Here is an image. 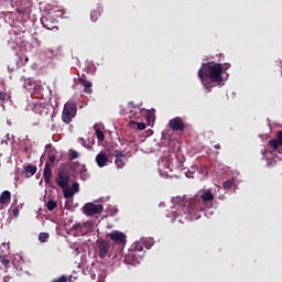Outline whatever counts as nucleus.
<instances>
[{
	"mask_svg": "<svg viewBox=\"0 0 282 282\" xmlns=\"http://www.w3.org/2000/svg\"><path fill=\"white\" fill-rule=\"evenodd\" d=\"M215 149H221V145L217 144L215 145Z\"/></svg>",
	"mask_w": 282,
	"mask_h": 282,
	"instance_id": "nucleus-39",
	"label": "nucleus"
},
{
	"mask_svg": "<svg viewBox=\"0 0 282 282\" xmlns=\"http://www.w3.org/2000/svg\"><path fill=\"white\" fill-rule=\"evenodd\" d=\"M74 195H76V194L72 191V187H65L64 188L65 199H72V197H74Z\"/></svg>",
	"mask_w": 282,
	"mask_h": 282,
	"instance_id": "nucleus-20",
	"label": "nucleus"
},
{
	"mask_svg": "<svg viewBox=\"0 0 282 282\" xmlns=\"http://www.w3.org/2000/svg\"><path fill=\"white\" fill-rule=\"evenodd\" d=\"M128 106L130 109H135V102L133 101H129Z\"/></svg>",
	"mask_w": 282,
	"mask_h": 282,
	"instance_id": "nucleus-34",
	"label": "nucleus"
},
{
	"mask_svg": "<svg viewBox=\"0 0 282 282\" xmlns=\"http://www.w3.org/2000/svg\"><path fill=\"white\" fill-rule=\"evenodd\" d=\"M79 175L82 180H87L89 177V172L87 171V166L83 165L79 170Z\"/></svg>",
	"mask_w": 282,
	"mask_h": 282,
	"instance_id": "nucleus-21",
	"label": "nucleus"
},
{
	"mask_svg": "<svg viewBox=\"0 0 282 282\" xmlns=\"http://www.w3.org/2000/svg\"><path fill=\"white\" fill-rule=\"evenodd\" d=\"M215 195L213 191L205 189L200 196H195L186 206L184 198L176 196L172 198L173 204H177V209L174 212L175 217H183V219H199V213H204L206 208H213V200Z\"/></svg>",
	"mask_w": 282,
	"mask_h": 282,
	"instance_id": "nucleus-1",
	"label": "nucleus"
},
{
	"mask_svg": "<svg viewBox=\"0 0 282 282\" xmlns=\"http://www.w3.org/2000/svg\"><path fill=\"white\" fill-rule=\"evenodd\" d=\"M24 172L26 174V177H32V175L36 174V166L29 164L24 167Z\"/></svg>",
	"mask_w": 282,
	"mask_h": 282,
	"instance_id": "nucleus-17",
	"label": "nucleus"
},
{
	"mask_svg": "<svg viewBox=\"0 0 282 282\" xmlns=\"http://www.w3.org/2000/svg\"><path fill=\"white\" fill-rule=\"evenodd\" d=\"M55 182L59 188H67L69 186V174L65 171H59Z\"/></svg>",
	"mask_w": 282,
	"mask_h": 282,
	"instance_id": "nucleus-7",
	"label": "nucleus"
},
{
	"mask_svg": "<svg viewBox=\"0 0 282 282\" xmlns=\"http://www.w3.org/2000/svg\"><path fill=\"white\" fill-rule=\"evenodd\" d=\"M223 74L224 64L215 62L203 63L198 69V78L207 91H213V87H217V85L224 83Z\"/></svg>",
	"mask_w": 282,
	"mask_h": 282,
	"instance_id": "nucleus-2",
	"label": "nucleus"
},
{
	"mask_svg": "<svg viewBox=\"0 0 282 282\" xmlns=\"http://www.w3.org/2000/svg\"><path fill=\"white\" fill-rule=\"evenodd\" d=\"M178 221L183 223V220H182V219H178Z\"/></svg>",
	"mask_w": 282,
	"mask_h": 282,
	"instance_id": "nucleus-42",
	"label": "nucleus"
},
{
	"mask_svg": "<svg viewBox=\"0 0 282 282\" xmlns=\"http://www.w3.org/2000/svg\"><path fill=\"white\" fill-rule=\"evenodd\" d=\"M33 111L39 116H43V113H47V109L45 108V104L41 101H35L33 104Z\"/></svg>",
	"mask_w": 282,
	"mask_h": 282,
	"instance_id": "nucleus-14",
	"label": "nucleus"
},
{
	"mask_svg": "<svg viewBox=\"0 0 282 282\" xmlns=\"http://www.w3.org/2000/svg\"><path fill=\"white\" fill-rule=\"evenodd\" d=\"M170 171H173V167H170Z\"/></svg>",
	"mask_w": 282,
	"mask_h": 282,
	"instance_id": "nucleus-41",
	"label": "nucleus"
},
{
	"mask_svg": "<svg viewBox=\"0 0 282 282\" xmlns=\"http://www.w3.org/2000/svg\"><path fill=\"white\" fill-rule=\"evenodd\" d=\"M199 171V167L197 165H193L191 170H187L185 173L186 177L193 178L195 177V172Z\"/></svg>",
	"mask_w": 282,
	"mask_h": 282,
	"instance_id": "nucleus-19",
	"label": "nucleus"
},
{
	"mask_svg": "<svg viewBox=\"0 0 282 282\" xmlns=\"http://www.w3.org/2000/svg\"><path fill=\"white\" fill-rule=\"evenodd\" d=\"M223 186H224V188H227V189L231 188L232 186H235V180L225 181L223 183Z\"/></svg>",
	"mask_w": 282,
	"mask_h": 282,
	"instance_id": "nucleus-26",
	"label": "nucleus"
},
{
	"mask_svg": "<svg viewBox=\"0 0 282 282\" xmlns=\"http://www.w3.org/2000/svg\"><path fill=\"white\" fill-rule=\"evenodd\" d=\"M12 199V193L10 191H3L0 194V210L8 207Z\"/></svg>",
	"mask_w": 282,
	"mask_h": 282,
	"instance_id": "nucleus-9",
	"label": "nucleus"
},
{
	"mask_svg": "<svg viewBox=\"0 0 282 282\" xmlns=\"http://www.w3.org/2000/svg\"><path fill=\"white\" fill-rule=\"evenodd\" d=\"M223 68H224V72H226L227 69H230V64H224Z\"/></svg>",
	"mask_w": 282,
	"mask_h": 282,
	"instance_id": "nucleus-35",
	"label": "nucleus"
},
{
	"mask_svg": "<svg viewBox=\"0 0 282 282\" xmlns=\"http://www.w3.org/2000/svg\"><path fill=\"white\" fill-rule=\"evenodd\" d=\"M43 177L45 184H50L52 182V165H50V161H46L45 163Z\"/></svg>",
	"mask_w": 282,
	"mask_h": 282,
	"instance_id": "nucleus-13",
	"label": "nucleus"
},
{
	"mask_svg": "<svg viewBox=\"0 0 282 282\" xmlns=\"http://www.w3.org/2000/svg\"><path fill=\"white\" fill-rule=\"evenodd\" d=\"M48 162H50L51 164H54V162H56V155H54V154H48Z\"/></svg>",
	"mask_w": 282,
	"mask_h": 282,
	"instance_id": "nucleus-30",
	"label": "nucleus"
},
{
	"mask_svg": "<svg viewBox=\"0 0 282 282\" xmlns=\"http://www.w3.org/2000/svg\"><path fill=\"white\" fill-rule=\"evenodd\" d=\"M0 100H6V93L0 91Z\"/></svg>",
	"mask_w": 282,
	"mask_h": 282,
	"instance_id": "nucleus-36",
	"label": "nucleus"
},
{
	"mask_svg": "<svg viewBox=\"0 0 282 282\" xmlns=\"http://www.w3.org/2000/svg\"><path fill=\"white\" fill-rule=\"evenodd\" d=\"M113 158H116L115 164L117 169H124V166L127 165V156L124 155V151L115 150Z\"/></svg>",
	"mask_w": 282,
	"mask_h": 282,
	"instance_id": "nucleus-6",
	"label": "nucleus"
},
{
	"mask_svg": "<svg viewBox=\"0 0 282 282\" xmlns=\"http://www.w3.org/2000/svg\"><path fill=\"white\" fill-rule=\"evenodd\" d=\"M145 120L148 121L149 124H151V122L155 121V113L148 111L145 115Z\"/></svg>",
	"mask_w": 282,
	"mask_h": 282,
	"instance_id": "nucleus-22",
	"label": "nucleus"
},
{
	"mask_svg": "<svg viewBox=\"0 0 282 282\" xmlns=\"http://www.w3.org/2000/svg\"><path fill=\"white\" fill-rule=\"evenodd\" d=\"M50 239V234L47 232H41L39 235V241H41V243H45V241H47Z\"/></svg>",
	"mask_w": 282,
	"mask_h": 282,
	"instance_id": "nucleus-24",
	"label": "nucleus"
},
{
	"mask_svg": "<svg viewBox=\"0 0 282 282\" xmlns=\"http://www.w3.org/2000/svg\"><path fill=\"white\" fill-rule=\"evenodd\" d=\"M17 213H19V209H13V215L17 217Z\"/></svg>",
	"mask_w": 282,
	"mask_h": 282,
	"instance_id": "nucleus-38",
	"label": "nucleus"
},
{
	"mask_svg": "<svg viewBox=\"0 0 282 282\" xmlns=\"http://www.w3.org/2000/svg\"><path fill=\"white\" fill-rule=\"evenodd\" d=\"M111 245L107 240H99L98 242V256L100 259H106V257H111Z\"/></svg>",
	"mask_w": 282,
	"mask_h": 282,
	"instance_id": "nucleus-5",
	"label": "nucleus"
},
{
	"mask_svg": "<svg viewBox=\"0 0 282 282\" xmlns=\"http://www.w3.org/2000/svg\"><path fill=\"white\" fill-rule=\"evenodd\" d=\"M70 191L75 194L78 193L80 191V185L78 183H73Z\"/></svg>",
	"mask_w": 282,
	"mask_h": 282,
	"instance_id": "nucleus-29",
	"label": "nucleus"
},
{
	"mask_svg": "<svg viewBox=\"0 0 282 282\" xmlns=\"http://www.w3.org/2000/svg\"><path fill=\"white\" fill-rule=\"evenodd\" d=\"M138 129H139V131H144V129H147V124L143 122H140V123H138Z\"/></svg>",
	"mask_w": 282,
	"mask_h": 282,
	"instance_id": "nucleus-31",
	"label": "nucleus"
},
{
	"mask_svg": "<svg viewBox=\"0 0 282 282\" xmlns=\"http://www.w3.org/2000/svg\"><path fill=\"white\" fill-rule=\"evenodd\" d=\"M79 142H80V144H83V147H87L86 141L83 138L79 139Z\"/></svg>",
	"mask_w": 282,
	"mask_h": 282,
	"instance_id": "nucleus-37",
	"label": "nucleus"
},
{
	"mask_svg": "<svg viewBox=\"0 0 282 282\" xmlns=\"http://www.w3.org/2000/svg\"><path fill=\"white\" fill-rule=\"evenodd\" d=\"M79 154L76 150H69V160H78Z\"/></svg>",
	"mask_w": 282,
	"mask_h": 282,
	"instance_id": "nucleus-27",
	"label": "nucleus"
},
{
	"mask_svg": "<svg viewBox=\"0 0 282 282\" xmlns=\"http://www.w3.org/2000/svg\"><path fill=\"white\" fill-rule=\"evenodd\" d=\"M58 205L56 204L55 200H48L46 203V208L47 210H50V213H52V210H54Z\"/></svg>",
	"mask_w": 282,
	"mask_h": 282,
	"instance_id": "nucleus-23",
	"label": "nucleus"
},
{
	"mask_svg": "<svg viewBox=\"0 0 282 282\" xmlns=\"http://www.w3.org/2000/svg\"><path fill=\"white\" fill-rule=\"evenodd\" d=\"M0 263L4 265V268H8L10 265V260L0 254Z\"/></svg>",
	"mask_w": 282,
	"mask_h": 282,
	"instance_id": "nucleus-28",
	"label": "nucleus"
},
{
	"mask_svg": "<svg viewBox=\"0 0 282 282\" xmlns=\"http://www.w3.org/2000/svg\"><path fill=\"white\" fill-rule=\"evenodd\" d=\"M102 210H105V206H102V204L86 203L83 207V213L87 217L100 215L102 214Z\"/></svg>",
	"mask_w": 282,
	"mask_h": 282,
	"instance_id": "nucleus-4",
	"label": "nucleus"
},
{
	"mask_svg": "<svg viewBox=\"0 0 282 282\" xmlns=\"http://www.w3.org/2000/svg\"><path fill=\"white\" fill-rule=\"evenodd\" d=\"M196 171H197V173H200V175H206V167H204V166L198 167V170H196Z\"/></svg>",
	"mask_w": 282,
	"mask_h": 282,
	"instance_id": "nucleus-32",
	"label": "nucleus"
},
{
	"mask_svg": "<svg viewBox=\"0 0 282 282\" xmlns=\"http://www.w3.org/2000/svg\"><path fill=\"white\" fill-rule=\"evenodd\" d=\"M46 149H52V144H47V145H46Z\"/></svg>",
	"mask_w": 282,
	"mask_h": 282,
	"instance_id": "nucleus-40",
	"label": "nucleus"
},
{
	"mask_svg": "<svg viewBox=\"0 0 282 282\" xmlns=\"http://www.w3.org/2000/svg\"><path fill=\"white\" fill-rule=\"evenodd\" d=\"M108 237L112 241H116V243H124V241H127V236H124V234L119 232V231H112V232L108 234Z\"/></svg>",
	"mask_w": 282,
	"mask_h": 282,
	"instance_id": "nucleus-12",
	"label": "nucleus"
},
{
	"mask_svg": "<svg viewBox=\"0 0 282 282\" xmlns=\"http://www.w3.org/2000/svg\"><path fill=\"white\" fill-rule=\"evenodd\" d=\"M79 83L83 85L85 94H93L94 89H91V82L85 79V77H80Z\"/></svg>",
	"mask_w": 282,
	"mask_h": 282,
	"instance_id": "nucleus-15",
	"label": "nucleus"
},
{
	"mask_svg": "<svg viewBox=\"0 0 282 282\" xmlns=\"http://www.w3.org/2000/svg\"><path fill=\"white\" fill-rule=\"evenodd\" d=\"M170 127L173 131H184L186 126L184 124V120L182 118L176 117L170 120Z\"/></svg>",
	"mask_w": 282,
	"mask_h": 282,
	"instance_id": "nucleus-8",
	"label": "nucleus"
},
{
	"mask_svg": "<svg viewBox=\"0 0 282 282\" xmlns=\"http://www.w3.org/2000/svg\"><path fill=\"white\" fill-rule=\"evenodd\" d=\"M41 23L43 25V28H45L46 30H58V26L56 25V22L52 20V18H41Z\"/></svg>",
	"mask_w": 282,
	"mask_h": 282,
	"instance_id": "nucleus-11",
	"label": "nucleus"
},
{
	"mask_svg": "<svg viewBox=\"0 0 282 282\" xmlns=\"http://www.w3.org/2000/svg\"><path fill=\"white\" fill-rule=\"evenodd\" d=\"M96 162H97V166H99V169L107 166V163L109 162V156L107 155V152H105V151L99 152L96 155Z\"/></svg>",
	"mask_w": 282,
	"mask_h": 282,
	"instance_id": "nucleus-10",
	"label": "nucleus"
},
{
	"mask_svg": "<svg viewBox=\"0 0 282 282\" xmlns=\"http://www.w3.org/2000/svg\"><path fill=\"white\" fill-rule=\"evenodd\" d=\"M98 17H100V11L94 10V11L90 12V20L93 22L98 21Z\"/></svg>",
	"mask_w": 282,
	"mask_h": 282,
	"instance_id": "nucleus-25",
	"label": "nucleus"
},
{
	"mask_svg": "<svg viewBox=\"0 0 282 282\" xmlns=\"http://www.w3.org/2000/svg\"><path fill=\"white\" fill-rule=\"evenodd\" d=\"M269 144H270L271 149H273V151H276V149H279V147H282V141L279 138L271 139L269 141Z\"/></svg>",
	"mask_w": 282,
	"mask_h": 282,
	"instance_id": "nucleus-18",
	"label": "nucleus"
},
{
	"mask_svg": "<svg viewBox=\"0 0 282 282\" xmlns=\"http://www.w3.org/2000/svg\"><path fill=\"white\" fill-rule=\"evenodd\" d=\"M78 228H83L80 223L73 225V230H78Z\"/></svg>",
	"mask_w": 282,
	"mask_h": 282,
	"instance_id": "nucleus-33",
	"label": "nucleus"
},
{
	"mask_svg": "<svg viewBox=\"0 0 282 282\" xmlns=\"http://www.w3.org/2000/svg\"><path fill=\"white\" fill-rule=\"evenodd\" d=\"M78 112V106L76 102L68 101L64 105V109L62 112V120L65 124H69L74 118H76V113Z\"/></svg>",
	"mask_w": 282,
	"mask_h": 282,
	"instance_id": "nucleus-3",
	"label": "nucleus"
},
{
	"mask_svg": "<svg viewBox=\"0 0 282 282\" xmlns=\"http://www.w3.org/2000/svg\"><path fill=\"white\" fill-rule=\"evenodd\" d=\"M94 129H95V135H96L97 140L99 142H104L105 141V132H102V130H100V124L96 123L94 126Z\"/></svg>",
	"mask_w": 282,
	"mask_h": 282,
	"instance_id": "nucleus-16",
	"label": "nucleus"
}]
</instances>
